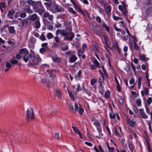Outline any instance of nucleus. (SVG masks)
<instances>
[{
	"mask_svg": "<svg viewBox=\"0 0 152 152\" xmlns=\"http://www.w3.org/2000/svg\"><path fill=\"white\" fill-rule=\"evenodd\" d=\"M25 53L23 60L26 62H29L28 64V66L37 65L42 61L40 58L35 56V54L32 50H30V53L28 55V51L26 48H23L19 50V53Z\"/></svg>",
	"mask_w": 152,
	"mask_h": 152,
	"instance_id": "1",
	"label": "nucleus"
},
{
	"mask_svg": "<svg viewBox=\"0 0 152 152\" xmlns=\"http://www.w3.org/2000/svg\"><path fill=\"white\" fill-rule=\"evenodd\" d=\"M26 120L29 121L30 118L31 120L34 119V114L33 109L31 108L30 110L28 109L26 112Z\"/></svg>",
	"mask_w": 152,
	"mask_h": 152,
	"instance_id": "2",
	"label": "nucleus"
},
{
	"mask_svg": "<svg viewBox=\"0 0 152 152\" xmlns=\"http://www.w3.org/2000/svg\"><path fill=\"white\" fill-rule=\"evenodd\" d=\"M47 72H48L49 74L50 75V79H51L52 80V82H51V83H50V81H48V82L50 84H48V86L50 87V86H52V84H53L55 82V80H54V79L55 77V71H53V70H48L47 71ZM47 84H48V82L47 81Z\"/></svg>",
	"mask_w": 152,
	"mask_h": 152,
	"instance_id": "3",
	"label": "nucleus"
},
{
	"mask_svg": "<svg viewBox=\"0 0 152 152\" xmlns=\"http://www.w3.org/2000/svg\"><path fill=\"white\" fill-rule=\"evenodd\" d=\"M130 43L129 45L130 48L133 49L139 50V47L137 45V43L134 41L133 42L132 40H129Z\"/></svg>",
	"mask_w": 152,
	"mask_h": 152,
	"instance_id": "4",
	"label": "nucleus"
},
{
	"mask_svg": "<svg viewBox=\"0 0 152 152\" xmlns=\"http://www.w3.org/2000/svg\"><path fill=\"white\" fill-rule=\"evenodd\" d=\"M104 7L105 11L108 15H109L110 14L111 7L109 4H104Z\"/></svg>",
	"mask_w": 152,
	"mask_h": 152,
	"instance_id": "5",
	"label": "nucleus"
},
{
	"mask_svg": "<svg viewBox=\"0 0 152 152\" xmlns=\"http://www.w3.org/2000/svg\"><path fill=\"white\" fill-rule=\"evenodd\" d=\"M34 3L33 6V7L34 9H38L39 8H40L41 7H42V3L41 1H35Z\"/></svg>",
	"mask_w": 152,
	"mask_h": 152,
	"instance_id": "6",
	"label": "nucleus"
},
{
	"mask_svg": "<svg viewBox=\"0 0 152 152\" xmlns=\"http://www.w3.org/2000/svg\"><path fill=\"white\" fill-rule=\"evenodd\" d=\"M62 9V7L57 4H54L53 7V9L57 12H60Z\"/></svg>",
	"mask_w": 152,
	"mask_h": 152,
	"instance_id": "7",
	"label": "nucleus"
},
{
	"mask_svg": "<svg viewBox=\"0 0 152 152\" xmlns=\"http://www.w3.org/2000/svg\"><path fill=\"white\" fill-rule=\"evenodd\" d=\"M29 19L31 21H34L36 20H39V18L36 14H34L30 16Z\"/></svg>",
	"mask_w": 152,
	"mask_h": 152,
	"instance_id": "8",
	"label": "nucleus"
},
{
	"mask_svg": "<svg viewBox=\"0 0 152 152\" xmlns=\"http://www.w3.org/2000/svg\"><path fill=\"white\" fill-rule=\"evenodd\" d=\"M43 17L45 18L48 17V19L50 20H52L53 18V15H50L48 12L44 13Z\"/></svg>",
	"mask_w": 152,
	"mask_h": 152,
	"instance_id": "9",
	"label": "nucleus"
},
{
	"mask_svg": "<svg viewBox=\"0 0 152 152\" xmlns=\"http://www.w3.org/2000/svg\"><path fill=\"white\" fill-rule=\"evenodd\" d=\"M23 11L26 13H28L31 14L33 13V11L31 9L30 7L28 6L27 7H24L23 8Z\"/></svg>",
	"mask_w": 152,
	"mask_h": 152,
	"instance_id": "10",
	"label": "nucleus"
},
{
	"mask_svg": "<svg viewBox=\"0 0 152 152\" xmlns=\"http://www.w3.org/2000/svg\"><path fill=\"white\" fill-rule=\"evenodd\" d=\"M139 113L142 118H148V116L145 114L142 109H140L139 110Z\"/></svg>",
	"mask_w": 152,
	"mask_h": 152,
	"instance_id": "11",
	"label": "nucleus"
},
{
	"mask_svg": "<svg viewBox=\"0 0 152 152\" xmlns=\"http://www.w3.org/2000/svg\"><path fill=\"white\" fill-rule=\"evenodd\" d=\"M94 30L95 32L98 34H99L102 32V29L100 27H95Z\"/></svg>",
	"mask_w": 152,
	"mask_h": 152,
	"instance_id": "12",
	"label": "nucleus"
},
{
	"mask_svg": "<svg viewBox=\"0 0 152 152\" xmlns=\"http://www.w3.org/2000/svg\"><path fill=\"white\" fill-rule=\"evenodd\" d=\"M77 59V58L74 55L72 54L71 57L69 58V62H73L75 61Z\"/></svg>",
	"mask_w": 152,
	"mask_h": 152,
	"instance_id": "13",
	"label": "nucleus"
},
{
	"mask_svg": "<svg viewBox=\"0 0 152 152\" xmlns=\"http://www.w3.org/2000/svg\"><path fill=\"white\" fill-rule=\"evenodd\" d=\"M68 93L69 94V96L70 97L71 99L73 100H75V97H74V92L72 91H68Z\"/></svg>",
	"mask_w": 152,
	"mask_h": 152,
	"instance_id": "14",
	"label": "nucleus"
},
{
	"mask_svg": "<svg viewBox=\"0 0 152 152\" xmlns=\"http://www.w3.org/2000/svg\"><path fill=\"white\" fill-rule=\"evenodd\" d=\"M8 29L10 33L13 34L15 32L14 29V27L13 26H9L8 27Z\"/></svg>",
	"mask_w": 152,
	"mask_h": 152,
	"instance_id": "15",
	"label": "nucleus"
},
{
	"mask_svg": "<svg viewBox=\"0 0 152 152\" xmlns=\"http://www.w3.org/2000/svg\"><path fill=\"white\" fill-rule=\"evenodd\" d=\"M126 121L127 123L131 126L132 127L134 126L135 123L134 122H133L129 118H127V119Z\"/></svg>",
	"mask_w": 152,
	"mask_h": 152,
	"instance_id": "16",
	"label": "nucleus"
},
{
	"mask_svg": "<svg viewBox=\"0 0 152 152\" xmlns=\"http://www.w3.org/2000/svg\"><path fill=\"white\" fill-rule=\"evenodd\" d=\"M71 36L70 37H68L66 36H65V37L64 38V39L66 40H69V39L70 40H72L74 36V34L72 33H70Z\"/></svg>",
	"mask_w": 152,
	"mask_h": 152,
	"instance_id": "17",
	"label": "nucleus"
},
{
	"mask_svg": "<svg viewBox=\"0 0 152 152\" xmlns=\"http://www.w3.org/2000/svg\"><path fill=\"white\" fill-rule=\"evenodd\" d=\"M35 24L36 28H38L40 27V24L39 20H38L35 22Z\"/></svg>",
	"mask_w": 152,
	"mask_h": 152,
	"instance_id": "18",
	"label": "nucleus"
},
{
	"mask_svg": "<svg viewBox=\"0 0 152 152\" xmlns=\"http://www.w3.org/2000/svg\"><path fill=\"white\" fill-rule=\"evenodd\" d=\"M15 11L14 10H11L10 11H9L8 12V14L7 16L10 17L11 16L13 15L15 12Z\"/></svg>",
	"mask_w": 152,
	"mask_h": 152,
	"instance_id": "19",
	"label": "nucleus"
},
{
	"mask_svg": "<svg viewBox=\"0 0 152 152\" xmlns=\"http://www.w3.org/2000/svg\"><path fill=\"white\" fill-rule=\"evenodd\" d=\"M7 7V5L6 3L4 2H1L0 3V8L2 12H3L2 8H5Z\"/></svg>",
	"mask_w": 152,
	"mask_h": 152,
	"instance_id": "20",
	"label": "nucleus"
},
{
	"mask_svg": "<svg viewBox=\"0 0 152 152\" xmlns=\"http://www.w3.org/2000/svg\"><path fill=\"white\" fill-rule=\"evenodd\" d=\"M92 48V50L94 51H97L99 49V47L98 46H93Z\"/></svg>",
	"mask_w": 152,
	"mask_h": 152,
	"instance_id": "21",
	"label": "nucleus"
},
{
	"mask_svg": "<svg viewBox=\"0 0 152 152\" xmlns=\"http://www.w3.org/2000/svg\"><path fill=\"white\" fill-rule=\"evenodd\" d=\"M68 49V45H67L64 44V46H62L61 47V49L63 51H65L67 50Z\"/></svg>",
	"mask_w": 152,
	"mask_h": 152,
	"instance_id": "22",
	"label": "nucleus"
},
{
	"mask_svg": "<svg viewBox=\"0 0 152 152\" xmlns=\"http://www.w3.org/2000/svg\"><path fill=\"white\" fill-rule=\"evenodd\" d=\"M61 34L64 36H66L68 34V33L66 31L64 30L61 31Z\"/></svg>",
	"mask_w": 152,
	"mask_h": 152,
	"instance_id": "23",
	"label": "nucleus"
},
{
	"mask_svg": "<svg viewBox=\"0 0 152 152\" xmlns=\"http://www.w3.org/2000/svg\"><path fill=\"white\" fill-rule=\"evenodd\" d=\"M48 49V48H40L39 50V52L41 53H43L44 52L47 50V49Z\"/></svg>",
	"mask_w": 152,
	"mask_h": 152,
	"instance_id": "24",
	"label": "nucleus"
},
{
	"mask_svg": "<svg viewBox=\"0 0 152 152\" xmlns=\"http://www.w3.org/2000/svg\"><path fill=\"white\" fill-rule=\"evenodd\" d=\"M140 57L141 59L143 61H145L146 60L147 58L145 57V56L144 54H140Z\"/></svg>",
	"mask_w": 152,
	"mask_h": 152,
	"instance_id": "25",
	"label": "nucleus"
},
{
	"mask_svg": "<svg viewBox=\"0 0 152 152\" xmlns=\"http://www.w3.org/2000/svg\"><path fill=\"white\" fill-rule=\"evenodd\" d=\"M51 1H48L47 2H45L44 3V5L46 6V7H50L51 6Z\"/></svg>",
	"mask_w": 152,
	"mask_h": 152,
	"instance_id": "26",
	"label": "nucleus"
},
{
	"mask_svg": "<svg viewBox=\"0 0 152 152\" xmlns=\"http://www.w3.org/2000/svg\"><path fill=\"white\" fill-rule=\"evenodd\" d=\"M72 128L73 129L74 132L77 134H78V133L80 132L79 130L77 129L76 127H74L73 126H72Z\"/></svg>",
	"mask_w": 152,
	"mask_h": 152,
	"instance_id": "27",
	"label": "nucleus"
},
{
	"mask_svg": "<svg viewBox=\"0 0 152 152\" xmlns=\"http://www.w3.org/2000/svg\"><path fill=\"white\" fill-rule=\"evenodd\" d=\"M69 108L70 110L72 112H74L75 110H74L73 105H72V104H69Z\"/></svg>",
	"mask_w": 152,
	"mask_h": 152,
	"instance_id": "28",
	"label": "nucleus"
},
{
	"mask_svg": "<svg viewBox=\"0 0 152 152\" xmlns=\"http://www.w3.org/2000/svg\"><path fill=\"white\" fill-rule=\"evenodd\" d=\"M52 59L53 61L59 62L60 61V60L58 58V57L56 56H54L52 57Z\"/></svg>",
	"mask_w": 152,
	"mask_h": 152,
	"instance_id": "29",
	"label": "nucleus"
},
{
	"mask_svg": "<svg viewBox=\"0 0 152 152\" xmlns=\"http://www.w3.org/2000/svg\"><path fill=\"white\" fill-rule=\"evenodd\" d=\"M68 11L72 13L74 15H76L77 13L76 12L74 11L73 9L72 8L69 7L68 9Z\"/></svg>",
	"mask_w": 152,
	"mask_h": 152,
	"instance_id": "30",
	"label": "nucleus"
},
{
	"mask_svg": "<svg viewBox=\"0 0 152 152\" xmlns=\"http://www.w3.org/2000/svg\"><path fill=\"white\" fill-rule=\"evenodd\" d=\"M35 1L32 0H28L27 1V3L29 5L32 6L33 7Z\"/></svg>",
	"mask_w": 152,
	"mask_h": 152,
	"instance_id": "31",
	"label": "nucleus"
},
{
	"mask_svg": "<svg viewBox=\"0 0 152 152\" xmlns=\"http://www.w3.org/2000/svg\"><path fill=\"white\" fill-rule=\"evenodd\" d=\"M79 105L80 107L78 111H79V114L81 115H82L83 113L84 112V110L83 108H81V106L79 104Z\"/></svg>",
	"mask_w": 152,
	"mask_h": 152,
	"instance_id": "32",
	"label": "nucleus"
},
{
	"mask_svg": "<svg viewBox=\"0 0 152 152\" xmlns=\"http://www.w3.org/2000/svg\"><path fill=\"white\" fill-rule=\"evenodd\" d=\"M28 20L27 19H25L23 20L21 22V25L22 26H23L25 25L26 24L28 23Z\"/></svg>",
	"mask_w": 152,
	"mask_h": 152,
	"instance_id": "33",
	"label": "nucleus"
},
{
	"mask_svg": "<svg viewBox=\"0 0 152 152\" xmlns=\"http://www.w3.org/2000/svg\"><path fill=\"white\" fill-rule=\"evenodd\" d=\"M57 112V111L56 109L55 108H53L52 109V112L50 113L49 115L53 116V114L56 113Z\"/></svg>",
	"mask_w": 152,
	"mask_h": 152,
	"instance_id": "34",
	"label": "nucleus"
},
{
	"mask_svg": "<svg viewBox=\"0 0 152 152\" xmlns=\"http://www.w3.org/2000/svg\"><path fill=\"white\" fill-rule=\"evenodd\" d=\"M141 77H140L138 79V86L139 88H140V86L141 85Z\"/></svg>",
	"mask_w": 152,
	"mask_h": 152,
	"instance_id": "35",
	"label": "nucleus"
},
{
	"mask_svg": "<svg viewBox=\"0 0 152 152\" xmlns=\"http://www.w3.org/2000/svg\"><path fill=\"white\" fill-rule=\"evenodd\" d=\"M105 97L106 98H108L110 96V92L107 91H106L104 94Z\"/></svg>",
	"mask_w": 152,
	"mask_h": 152,
	"instance_id": "36",
	"label": "nucleus"
},
{
	"mask_svg": "<svg viewBox=\"0 0 152 152\" xmlns=\"http://www.w3.org/2000/svg\"><path fill=\"white\" fill-rule=\"evenodd\" d=\"M99 88L100 89L102 90V91L101 92L99 91V92H100V93L102 94H103V92L104 91V87H103L102 85H100L99 86Z\"/></svg>",
	"mask_w": 152,
	"mask_h": 152,
	"instance_id": "37",
	"label": "nucleus"
},
{
	"mask_svg": "<svg viewBox=\"0 0 152 152\" xmlns=\"http://www.w3.org/2000/svg\"><path fill=\"white\" fill-rule=\"evenodd\" d=\"M136 104L139 106H140L141 105V100L140 99H138L137 100Z\"/></svg>",
	"mask_w": 152,
	"mask_h": 152,
	"instance_id": "38",
	"label": "nucleus"
},
{
	"mask_svg": "<svg viewBox=\"0 0 152 152\" xmlns=\"http://www.w3.org/2000/svg\"><path fill=\"white\" fill-rule=\"evenodd\" d=\"M53 37V36L51 33H49L47 34V37L48 39H50Z\"/></svg>",
	"mask_w": 152,
	"mask_h": 152,
	"instance_id": "39",
	"label": "nucleus"
},
{
	"mask_svg": "<svg viewBox=\"0 0 152 152\" xmlns=\"http://www.w3.org/2000/svg\"><path fill=\"white\" fill-rule=\"evenodd\" d=\"M59 134L58 133H56L55 134L54 138L56 140H58L59 137Z\"/></svg>",
	"mask_w": 152,
	"mask_h": 152,
	"instance_id": "40",
	"label": "nucleus"
},
{
	"mask_svg": "<svg viewBox=\"0 0 152 152\" xmlns=\"http://www.w3.org/2000/svg\"><path fill=\"white\" fill-rule=\"evenodd\" d=\"M75 110L76 111H78V110L79 109V107L78 104L77 103H76L75 104Z\"/></svg>",
	"mask_w": 152,
	"mask_h": 152,
	"instance_id": "41",
	"label": "nucleus"
},
{
	"mask_svg": "<svg viewBox=\"0 0 152 152\" xmlns=\"http://www.w3.org/2000/svg\"><path fill=\"white\" fill-rule=\"evenodd\" d=\"M40 39L42 41H44L45 39V38L44 36V34L42 33V34L39 37Z\"/></svg>",
	"mask_w": 152,
	"mask_h": 152,
	"instance_id": "42",
	"label": "nucleus"
},
{
	"mask_svg": "<svg viewBox=\"0 0 152 152\" xmlns=\"http://www.w3.org/2000/svg\"><path fill=\"white\" fill-rule=\"evenodd\" d=\"M113 18L115 20H117L118 19H122L119 17L116 16L115 15H113Z\"/></svg>",
	"mask_w": 152,
	"mask_h": 152,
	"instance_id": "43",
	"label": "nucleus"
},
{
	"mask_svg": "<svg viewBox=\"0 0 152 152\" xmlns=\"http://www.w3.org/2000/svg\"><path fill=\"white\" fill-rule=\"evenodd\" d=\"M5 66L7 68L10 69L12 65L9 62H7L6 63Z\"/></svg>",
	"mask_w": 152,
	"mask_h": 152,
	"instance_id": "44",
	"label": "nucleus"
},
{
	"mask_svg": "<svg viewBox=\"0 0 152 152\" xmlns=\"http://www.w3.org/2000/svg\"><path fill=\"white\" fill-rule=\"evenodd\" d=\"M129 147L130 150L132 152V150L133 149V145L131 143L129 144Z\"/></svg>",
	"mask_w": 152,
	"mask_h": 152,
	"instance_id": "45",
	"label": "nucleus"
},
{
	"mask_svg": "<svg viewBox=\"0 0 152 152\" xmlns=\"http://www.w3.org/2000/svg\"><path fill=\"white\" fill-rule=\"evenodd\" d=\"M37 12H38L39 14L41 15H42L43 12H44V11L43 10L41 9H39L37 10Z\"/></svg>",
	"mask_w": 152,
	"mask_h": 152,
	"instance_id": "46",
	"label": "nucleus"
},
{
	"mask_svg": "<svg viewBox=\"0 0 152 152\" xmlns=\"http://www.w3.org/2000/svg\"><path fill=\"white\" fill-rule=\"evenodd\" d=\"M26 16V15L25 13L22 12L20 14V16L22 18H24Z\"/></svg>",
	"mask_w": 152,
	"mask_h": 152,
	"instance_id": "47",
	"label": "nucleus"
},
{
	"mask_svg": "<svg viewBox=\"0 0 152 152\" xmlns=\"http://www.w3.org/2000/svg\"><path fill=\"white\" fill-rule=\"evenodd\" d=\"M132 105H133V109H134V112L135 113H137L138 112V110H137V107L134 104H133Z\"/></svg>",
	"mask_w": 152,
	"mask_h": 152,
	"instance_id": "48",
	"label": "nucleus"
},
{
	"mask_svg": "<svg viewBox=\"0 0 152 152\" xmlns=\"http://www.w3.org/2000/svg\"><path fill=\"white\" fill-rule=\"evenodd\" d=\"M152 102V99L151 97H149L147 101V103L148 105L150 104Z\"/></svg>",
	"mask_w": 152,
	"mask_h": 152,
	"instance_id": "49",
	"label": "nucleus"
},
{
	"mask_svg": "<svg viewBox=\"0 0 152 152\" xmlns=\"http://www.w3.org/2000/svg\"><path fill=\"white\" fill-rule=\"evenodd\" d=\"M110 117L111 118H114L115 116V114L114 113H111L109 114Z\"/></svg>",
	"mask_w": 152,
	"mask_h": 152,
	"instance_id": "50",
	"label": "nucleus"
},
{
	"mask_svg": "<svg viewBox=\"0 0 152 152\" xmlns=\"http://www.w3.org/2000/svg\"><path fill=\"white\" fill-rule=\"evenodd\" d=\"M97 80L95 79H93L91 80V84L92 85H94L95 83L96 82Z\"/></svg>",
	"mask_w": 152,
	"mask_h": 152,
	"instance_id": "51",
	"label": "nucleus"
},
{
	"mask_svg": "<svg viewBox=\"0 0 152 152\" xmlns=\"http://www.w3.org/2000/svg\"><path fill=\"white\" fill-rule=\"evenodd\" d=\"M78 9L79 12L81 13L83 15L85 16H86V15L85 14V13L83 12V11H82L80 8L78 7Z\"/></svg>",
	"mask_w": 152,
	"mask_h": 152,
	"instance_id": "52",
	"label": "nucleus"
},
{
	"mask_svg": "<svg viewBox=\"0 0 152 152\" xmlns=\"http://www.w3.org/2000/svg\"><path fill=\"white\" fill-rule=\"evenodd\" d=\"M55 40L57 42H59L60 41V39L58 37L56 36L54 37Z\"/></svg>",
	"mask_w": 152,
	"mask_h": 152,
	"instance_id": "53",
	"label": "nucleus"
},
{
	"mask_svg": "<svg viewBox=\"0 0 152 152\" xmlns=\"http://www.w3.org/2000/svg\"><path fill=\"white\" fill-rule=\"evenodd\" d=\"M56 94L57 96L58 97H60L61 96V94L59 91L58 90L56 91Z\"/></svg>",
	"mask_w": 152,
	"mask_h": 152,
	"instance_id": "54",
	"label": "nucleus"
},
{
	"mask_svg": "<svg viewBox=\"0 0 152 152\" xmlns=\"http://www.w3.org/2000/svg\"><path fill=\"white\" fill-rule=\"evenodd\" d=\"M83 88L85 90L84 91V92L86 93L89 96H90L91 95L90 92L89 91H88L84 87Z\"/></svg>",
	"mask_w": 152,
	"mask_h": 152,
	"instance_id": "55",
	"label": "nucleus"
},
{
	"mask_svg": "<svg viewBox=\"0 0 152 152\" xmlns=\"http://www.w3.org/2000/svg\"><path fill=\"white\" fill-rule=\"evenodd\" d=\"M10 63L12 64H17V61L15 59H14L12 60L11 62Z\"/></svg>",
	"mask_w": 152,
	"mask_h": 152,
	"instance_id": "56",
	"label": "nucleus"
},
{
	"mask_svg": "<svg viewBox=\"0 0 152 152\" xmlns=\"http://www.w3.org/2000/svg\"><path fill=\"white\" fill-rule=\"evenodd\" d=\"M124 11L123 10L122 12H123V13L124 14V15H126V13L127 12L128 10H127L126 8H124Z\"/></svg>",
	"mask_w": 152,
	"mask_h": 152,
	"instance_id": "57",
	"label": "nucleus"
},
{
	"mask_svg": "<svg viewBox=\"0 0 152 152\" xmlns=\"http://www.w3.org/2000/svg\"><path fill=\"white\" fill-rule=\"evenodd\" d=\"M123 98L122 97H120L118 99L119 102L121 104H122L123 103Z\"/></svg>",
	"mask_w": 152,
	"mask_h": 152,
	"instance_id": "58",
	"label": "nucleus"
},
{
	"mask_svg": "<svg viewBox=\"0 0 152 152\" xmlns=\"http://www.w3.org/2000/svg\"><path fill=\"white\" fill-rule=\"evenodd\" d=\"M144 91L146 95L148 94L149 92L148 89L147 88H145L144 89Z\"/></svg>",
	"mask_w": 152,
	"mask_h": 152,
	"instance_id": "59",
	"label": "nucleus"
},
{
	"mask_svg": "<svg viewBox=\"0 0 152 152\" xmlns=\"http://www.w3.org/2000/svg\"><path fill=\"white\" fill-rule=\"evenodd\" d=\"M94 63L95 64L96 66H98L99 65V63L96 59H95L94 60Z\"/></svg>",
	"mask_w": 152,
	"mask_h": 152,
	"instance_id": "60",
	"label": "nucleus"
},
{
	"mask_svg": "<svg viewBox=\"0 0 152 152\" xmlns=\"http://www.w3.org/2000/svg\"><path fill=\"white\" fill-rule=\"evenodd\" d=\"M146 4L148 5H150L152 4V0H147Z\"/></svg>",
	"mask_w": 152,
	"mask_h": 152,
	"instance_id": "61",
	"label": "nucleus"
},
{
	"mask_svg": "<svg viewBox=\"0 0 152 152\" xmlns=\"http://www.w3.org/2000/svg\"><path fill=\"white\" fill-rule=\"evenodd\" d=\"M114 129L115 130V136H118L119 134H118V133L117 132V131L116 128V127H115L114 128Z\"/></svg>",
	"mask_w": 152,
	"mask_h": 152,
	"instance_id": "62",
	"label": "nucleus"
},
{
	"mask_svg": "<svg viewBox=\"0 0 152 152\" xmlns=\"http://www.w3.org/2000/svg\"><path fill=\"white\" fill-rule=\"evenodd\" d=\"M53 27L52 26L49 25L47 27V29L49 30H52L53 29Z\"/></svg>",
	"mask_w": 152,
	"mask_h": 152,
	"instance_id": "63",
	"label": "nucleus"
},
{
	"mask_svg": "<svg viewBox=\"0 0 152 152\" xmlns=\"http://www.w3.org/2000/svg\"><path fill=\"white\" fill-rule=\"evenodd\" d=\"M97 67H98V66L96 65H92L91 66V67L93 69H96Z\"/></svg>",
	"mask_w": 152,
	"mask_h": 152,
	"instance_id": "64",
	"label": "nucleus"
}]
</instances>
